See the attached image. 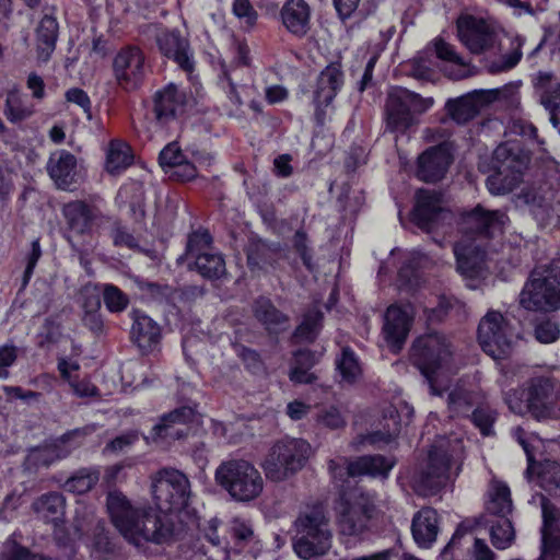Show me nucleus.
I'll return each mask as SVG.
<instances>
[{
    "label": "nucleus",
    "mask_w": 560,
    "mask_h": 560,
    "mask_svg": "<svg viewBox=\"0 0 560 560\" xmlns=\"http://www.w3.org/2000/svg\"><path fill=\"white\" fill-rule=\"evenodd\" d=\"M395 462L383 455H366L353 460L352 471L358 476L368 475L371 477L386 478L394 467Z\"/></svg>",
    "instance_id": "obj_39"
},
{
    "label": "nucleus",
    "mask_w": 560,
    "mask_h": 560,
    "mask_svg": "<svg viewBox=\"0 0 560 560\" xmlns=\"http://www.w3.org/2000/svg\"><path fill=\"white\" fill-rule=\"evenodd\" d=\"M156 45L165 57L173 59L180 69L189 75L195 68V60L189 43L184 38L179 31L162 30L156 34Z\"/></svg>",
    "instance_id": "obj_21"
},
{
    "label": "nucleus",
    "mask_w": 560,
    "mask_h": 560,
    "mask_svg": "<svg viewBox=\"0 0 560 560\" xmlns=\"http://www.w3.org/2000/svg\"><path fill=\"white\" fill-rule=\"evenodd\" d=\"M323 314L317 310L307 312L301 325L295 329L294 337L311 342L319 332Z\"/></svg>",
    "instance_id": "obj_53"
},
{
    "label": "nucleus",
    "mask_w": 560,
    "mask_h": 560,
    "mask_svg": "<svg viewBox=\"0 0 560 560\" xmlns=\"http://www.w3.org/2000/svg\"><path fill=\"white\" fill-rule=\"evenodd\" d=\"M254 313L269 332L278 334L288 327L289 317L277 310L269 299L256 300Z\"/></svg>",
    "instance_id": "obj_36"
},
{
    "label": "nucleus",
    "mask_w": 560,
    "mask_h": 560,
    "mask_svg": "<svg viewBox=\"0 0 560 560\" xmlns=\"http://www.w3.org/2000/svg\"><path fill=\"white\" fill-rule=\"evenodd\" d=\"M198 273L209 280H219L225 275V261L219 254H198L195 259Z\"/></svg>",
    "instance_id": "obj_46"
},
{
    "label": "nucleus",
    "mask_w": 560,
    "mask_h": 560,
    "mask_svg": "<svg viewBox=\"0 0 560 560\" xmlns=\"http://www.w3.org/2000/svg\"><path fill=\"white\" fill-rule=\"evenodd\" d=\"M413 320L410 305H390L384 314L382 337L395 353L401 350L409 335Z\"/></svg>",
    "instance_id": "obj_18"
},
{
    "label": "nucleus",
    "mask_w": 560,
    "mask_h": 560,
    "mask_svg": "<svg viewBox=\"0 0 560 560\" xmlns=\"http://www.w3.org/2000/svg\"><path fill=\"white\" fill-rule=\"evenodd\" d=\"M119 207L129 206L130 217L135 221H141L144 215V188L141 183L131 182L122 185L116 196Z\"/></svg>",
    "instance_id": "obj_35"
},
{
    "label": "nucleus",
    "mask_w": 560,
    "mask_h": 560,
    "mask_svg": "<svg viewBox=\"0 0 560 560\" xmlns=\"http://www.w3.org/2000/svg\"><path fill=\"white\" fill-rule=\"evenodd\" d=\"M345 83L341 65L331 62L323 69L317 78L313 103L314 117L318 125H324L327 118V108L340 92Z\"/></svg>",
    "instance_id": "obj_16"
},
{
    "label": "nucleus",
    "mask_w": 560,
    "mask_h": 560,
    "mask_svg": "<svg viewBox=\"0 0 560 560\" xmlns=\"http://www.w3.org/2000/svg\"><path fill=\"white\" fill-rule=\"evenodd\" d=\"M133 340L141 349H151L160 340V327L147 315H137L131 328Z\"/></svg>",
    "instance_id": "obj_41"
},
{
    "label": "nucleus",
    "mask_w": 560,
    "mask_h": 560,
    "mask_svg": "<svg viewBox=\"0 0 560 560\" xmlns=\"http://www.w3.org/2000/svg\"><path fill=\"white\" fill-rule=\"evenodd\" d=\"M110 237L115 246H125L137 249L147 255L152 260L159 258L158 252L154 249H142L138 246L136 237L119 221H115L112 226Z\"/></svg>",
    "instance_id": "obj_52"
},
{
    "label": "nucleus",
    "mask_w": 560,
    "mask_h": 560,
    "mask_svg": "<svg viewBox=\"0 0 560 560\" xmlns=\"http://www.w3.org/2000/svg\"><path fill=\"white\" fill-rule=\"evenodd\" d=\"M525 43V38L516 35L511 38V50L502 56V63L497 66L495 71H506L514 68L521 60L523 54L522 48Z\"/></svg>",
    "instance_id": "obj_56"
},
{
    "label": "nucleus",
    "mask_w": 560,
    "mask_h": 560,
    "mask_svg": "<svg viewBox=\"0 0 560 560\" xmlns=\"http://www.w3.org/2000/svg\"><path fill=\"white\" fill-rule=\"evenodd\" d=\"M434 104L433 97H422L420 94L400 86L388 90L385 102L386 130L404 135L419 124L421 115Z\"/></svg>",
    "instance_id": "obj_7"
},
{
    "label": "nucleus",
    "mask_w": 560,
    "mask_h": 560,
    "mask_svg": "<svg viewBox=\"0 0 560 560\" xmlns=\"http://www.w3.org/2000/svg\"><path fill=\"white\" fill-rule=\"evenodd\" d=\"M151 492L161 512L177 511L188 503L190 482L182 471L163 468L152 476Z\"/></svg>",
    "instance_id": "obj_11"
},
{
    "label": "nucleus",
    "mask_w": 560,
    "mask_h": 560,
    "mask_svg": "<svg viewBox=\"0 0 560 560\" xmlns=\"http://www.w3.org/2000/svg\"><path fill=\"white\" fill-rule=\"evenodd\" d=\"M373 510L371 499L359 490L343 493L338 508L340 534L347 537L348 541L364 539L370 529L369 523Z\"/></svg>",
    "instance_id": "obj_10"
},
{
    "label": "nucleus",
    "mask_w": 560,
    "mask_h": 560,
    "mask_svg": "<svg viewBox=\"0 0 560 560\" xmlns=\"http://www.w3.org/2000/svg\"><path fill=\"white\" fill-rule=\"evenodd\" d=\"M61 213L66 224L65 237L71 247L80 254L88 252L97 217L96 208L84 200H73L63 205Z\"/></svg>",
    "instance_id": "obj_12"
},
{
    "label": "nucleus",
    "mask_w": 560,
    "mask_h": 560,
    "mask_svg": "<svg viewBox=\"0 0 560 560\" xmlns=\"http://www.w3.org/2000/svg\"><path fill=\"white\" fill-rule=\"evenodd\" d=\"M75 168V156L66 150L52 153L47 163V172L60 189H68L74 183Z\"/></svg>",
    "instance_id": "obj_28"
},
{
    "label": "nucleus",
    "mask_w": 560,
    "mask_h": 560,
    "mask_svg": "<svg viewBox=\"0 0 560 560\" xmlns=\"http://www.w3.org/2000/svg\"><path fill=\"white\" fill-rule=\"evenodd\" d=\"M460 441L442 438L429 452L427 462L412 477L415 491L423 497L436 494L450 478V467L455 455L460 451Z\"/></svg>",
    "instance_id": "obj_5"
},
{
    "label": "nucleus",
    "mask_w": 560,
    "mask_h": 560,
    "mask_svg": "<svg viewBox=\"0 0 560 560\" xmlns=\"http://www.w3.org/2000/svg\"><path fill=\"white\" fill-rule=\"evenodd\" d=\"M295 527L296 533L311 532L316 535L320 529L326 534H332L323 506H313L302 512L295 521Z\"/></svg>",
    "instance_id": "obj_42"
},
{
    "label": "nucleus",
    "mask_w": 560,
    "mask_h": 560,
    "mask_svg": "<svg viewBox=\"0 0 560 560\" xmlns=\"http://www.w3.org/2000/svg\"><path fill=\"white\" fill-rule=\"evenodd\" d=\"M537 481L540 488L550 494H560V465L555 460L539 464Z\"/></svg>",
    "instance_id": "obj_47"
},
{
    "label": "nucleus",
    "mask_w": 560,
    "mask_h": 560,
    "mask_svg": "<svg viewBox=\"0 0 560 560\" xmlns=\"http://www.w3.org/2000/svg\"><path fill=\"white\" fill-rule=\"evenodd\" d=\"M232 13L246 28H253L258 20V13L249 0H234Z\"/></svg>",
    "instance_id": "obj_55"
},
{
    "label": "nucleus",
    "mask_w": 560,
    "mask_h": 560,
    "mask_svg": "<svg viewBox=\"0 0 560 560\" xmlns=\"http://www.w3.org/2000/svg\"><path fill=\"white\" fill-rule=\"evenodd\" d=\"M457 37L459 42L475 55L491 49L495 44L493 27L481 18L465 14L456 21Z\"/></svg>",
    "instance_id": "obj_17"
},
{
    "label": "nucleus",
    "mask_w": 560,
    "mask_h": 560,
    "mask_svg": "<svg viewBox=\"0 0 560 560\" xmlns=\"http://www.w3.org/2000/svg\"><path fill=\"white\" fill-rule=\"evenodd\" d=\"M486 510L494 516H509L513 511L510 488L498 480H492L488 489Z\"/></svg>",
    "instance_id": "obj_37"
},
{
    "label": "nucleus",
    "mask_w": 560,
    "mask_h": 560,
    "mask_svg": "<svg viewBox=\"0 0 560 560\" xmlns=\"http://www.w3.org/2000/svg\"><path fill=\"white\" fill-rule=\"evenodd\" d=\"M215 482L234 500L248 502L260 495L264 480L248 460L231 458L222 462L214 472Z\"/></svg>",
    "instance_id": "obj_8"
},
{
    "label": "nucleus",
    "mask_w": 560,
    "mask_h": 560,
    "mask_svg": "<svg viewBox=\"0 0 560 560\" xmlns=\"http://www.w3.org/2000/svg\"><path fill=\"white\" fill-rule=\"evenodd\" d=\"M113 72L117 84L125 91L137 90L147 74L145 56L138 46L122 47L113 60Z\"/></svg>",
    "instance_id": "obj_15"
},
{
    "label": "nucleus",
    "mask_w": 560,
    "mask_h": 560,
    "mask_svg": "<svg viewBox=\"0 0 560 560\" xmlns=\"http://www.w3.org/2000/svg\"><path fill=\"white\" fill-rule=\"evenodd\" d=\"M340 383L352 385L362 376V369L358 358L350 348H343L340 357L336 360Z\"/></svg>",
    "instance_id": "obj_44"
},
{
    "label": "nucleus",
    "mask_w": 560,
    "mask_h": 560,
    "mask_svg": "<svg viewBox=\"0 0 560 560\" xmlns=\"http://www.w3.org/2000/svg\"><path fill=\"white\" fill-rule=\"evenodd\" d=\"M479 398V393L471 386L467 387L466 382L460 380L448 394L447 407L452 416L466 415Z\"/></svg>",
    "instance_id": "obj_38"
},
{
    "label": "nucleus",
    "mask_w": 560,
    "mask_h": 560,
    "mask_svg": "<svg viewBox=\"0 0 560 560\" xmlns=\"http://www.w3.org/2000/svg\"><path fill=\"white\" fill-rule=\"evenodd\" d=\"M494 173L488 176L486 186L493 196L510 194L523 182L529 156L517 142H504L493 152Z\"/></svg>",
    "instance_id": "obj_6"
},
{
    "label": "nucleus",
    "mask_w": 560,
    "mask_h": 560,
    "mask_svg": "<svg viewBox=\"0 0 560 560\" xmlns=\"http://www.w3.org/2000/svg\"><path fill=\"white\" fill-rule=\"evenodd\" d=\"M94 431V425L74 429L50 444L33 448L26 457L27 466L30 468L48 467L56 460L68 457L82 444L83 439Z\"/></svg>",
    "instance_id": "obj_14"
},
{
    "label": "nucleus",
    "mask_w": 560,
    "mask_h": 560,
    "mask_svg": "<svg viewBox=\"0 0 560 560\" xmlns=\"http://www.w3.org/2000/svg\"><path fill=\"white\" fill-rule=\"evenodd\" d=\"M211 242L212 237L207 231L190 234L187 242L186 256L196 259L197 255L202 254L201 250L208 248Z\"/></svg>",
    "instance_id": "obj_61"
},
{
    "label": "nucleus",
    "mask_w": 560,
    "mask_h": 560,
    "mask_svg": "<svg viewBox=\"0 0 560 560\" xmlns=\"http://www.w3.org/2000/svg\"><path fill=\"white\" fill-rule=\"evenodd\" d=\"M520 303L528 311L560 310V282H526L520 294Z\"/></svg>",
    "instance_id": "obj_19"
},
{
    "label": "nucleus",
    "mask_w": 560,
    "mask_h": 560,
    "mask_svg": "<svg viewBox=\"0 0 560 560\" xmlns=\"http://www.w3.org/2000/svg\"><path fill=\"white\" fill-rule=\"evenodd\" d=\"M3 114L10 122L18 124L30 118L34 114V108L33 105L26 102L23 94L14 88L7 92Z\"/></svg>",
    "instance_id": "obj_43"
},
{
    "label": "nucleus",
    "mask_w": 560,
    "mask_h": 560,
    "mask_svg": "<svg viewBox=\"0 0 560 560\" xmlns=\"http://www.w3.org/2000/svg\"><path fill=\"white\" fill-rule=\"evenodd\" d=\"M293 248L295 253L300 256L303 265L308 269H314V262H313V252L312 248L308 246V238L307 235L299 230L295 232L293 240Z\"/></svg>",
    "instance_id": "obj_58"
},
{
    "label": "nucleus",
    "mask_w": 560,
    "mask_h": 560,
    "mask_svg": "<svg viewBox=\"0 0 560 560\" xmlns=\"http://www.w3.org/2000/svg\"><path fill=\"white\" fill-rule=\"evenodd\" d=\"M106 509L117 530L135 546L145 542L162 544L173 534L165 517L156 514L150 506L132 504L119 490L108 491Z\"/></svg>",
    "instance_id": "obj_1"
},
{
    "label": "nucleus",
    "mask_w": 560,
    "mask_h": 560,
    "mask_svg": "<svg viewBox=\"0 0 560 560\" xmlns=\"http://www.w3.org/2000/svg\"><path fill=\"white\" fill-rule=\"evenodd\" d=\"M439 517L435 510L424 508L412 518L411 532L419 547L429 548L439 534Z\"/></svg>",
    "instance_id": "obj_31"
},
{
    "label": "nucleus",
    "mask_w": 560,
    "mask_h": 560,
    "mask_svg": "<svg viewBox=\"0 0 560 560\" xmlns=\"http://www.w3.org/2000/svg\"><path fill=\"white\" fill-rule=\"evenodd\" d=\"M82 306L84 311H100L101 295H103V287L89 283L82 289Z\"/></svg>",
    "instance_id": "obj_63"
},
{
    "label": "nucleus",
    "mask_w": 560,
    "mask_h": 560,
    "mask_svg": "<svg viewBox=\"0 0 560 560\" xmlns=\"http://www.w3.org/2000/svg\"><path fill=\"white\" fill-rule=\"evenodd\" d=\"M318 534L296 533L293 544L294 551L302 559H311L325 555L331 547L332 534L318 529Z\"/></svg>",
    "instance_id": "obj_32"
},
{
    "label": "nucleus",
    "mask_w": 560,
    "mask_h": 560,
    "mask_svg": "<svg viewBox=\"0 0 560 560\" xmlns=\"http://www.w3.org/2000/svg\"><path fill=\"white\" fill-rule=\"evenodd\" d=\"M429 264V258L419 253L411 252L405 255L398 271L399 280H418L420 271Z\"/></svg>",
    "instance_id": "obj_51"
},
{
    "label": "nucleus",
    "mask_w": 560,
    "mask_h": 560,
    "mask_svg": "<svg viewBox=\"0 0 560 560\" xmlns=\"http://www.w3.org/2000/svg\"><path fill=\"white\" fill-rule=\"evenodd\" d=\"M66 500L61 493L49 492L40 495L32 503V510L47 523H58L65 515Z\"/></svg>",
    "instance_id": "obj_34"
},
{
    "label": "nucleus",
    "mask_w": 560,
    "mask_h": 560,
    "mask_svg": "<svg viewBox=\"0 0 560 560\" xmlns=\"http://www.w3.org/2000/svg\"><path fill=\"white\" fill-rule=\"evenodd\" d=\"M452 161L450 143L430 147L418 158L417 177L427 183L439 182L445 176Z\"/></svg>",
    "instance_id": "obj_20"
},
{
    "label": "nucleus",
    "mask_w": 560,
    "mask_h": 560,
    "mask_svg": "<svg viewBox=\"0 0 560 560\" xmlns=\"http://www.w3.org/2000/svg\"><path fill=\"white\" fill-rule=\"evenodd\" d=\"M311 455V445L302 440L285 438L270 448L262 463L265 475L271 481H284L300 471Z\"/></svg>",
    "instance_id": "obj_9"
},
{
    "label": "nucleus",
    "mask_w": 560,
    "mask_h": 560,
    "mask_svg": "<svg viewBox=\"0 0 560 560\" xmlns=\"http://www.w3.org/2000/svg\"><path fill=\"white\" fill-rule=\"evenodd\" d=\"M442 202V194L440 191L419 189L416 194L412 221L421 230H432L439 220L444 217L445 210Z\"/></svg>",
    "instance_id": "obj_22"
},
{
    "label": "nucleus",
    "mask_w": 560,
    "mask_h": 560,
    "mask_svg": "<svg viewBox=\"0 0 560 560\" xmlns=\"http://www.w3.org/2000/svg\"><path fill=\"white\" fill-rule=\"evenodd\" d=\"M508 221L509 218L504 211L487 210L478 205L463 215L462 231L467 236H491L495 232H501ZM454 255L460 276L468 278L479 276L486 258V252L480 245L469 237H464L454 245Z\"/></svg>",
    "instance_id": "obj_2"
},
{
    "label": "nucleus",
    "mask_w": 560,
    "mask_h": 560,
    "mask_svg": "<svg viewBox=\"0 0 560 560\" xmlns=\"http://www.w3.org/2000/svg\"><path fill=\"white\" fill-rule=\"evenodd\" d=\"M195 418V411L190 407H182L164 415L160 422L153 427L154 440H176L186 434V424Z\"/></svg>",
    "instance_id": "obj_25"
},
{
    "label": "nucleus",
    "mask_w": 560,
    "mask_h": 560,
    "mask_svg": "<svg viewBox=\"0 0 560 560\" xmlns=\"http://www.w3.org/2000/svg\"><path fill=\"white\" fill-rule=\"evenodd\" d=\"M132 163L130 149L126 143L112 141L106 156V171L113 175L125 171Z\"/></svg>",
    "instance_id": "obj_45"
},
{
    "label": "nucleus",
    "mask_w": 560,
    "mask_h": 560,
    "mask_svg": "<svg viewBox=\"0 0 560 560\" xmlns=\"http://www.w3.org/2000/svg\"><path fill=\"white\" fill-rule=\"evenodd\" d=\"M61 336L60 325L55 319L47 318L37 334V345L40 348H49Z\"/></svg>",
    "instance_id": "obj_57"
},
{
    "label": "nucleus",
    "mask_w": 560,
    "mask_h": 560,
    "mask_svg": "<svg viewBox=\"0 0 560 560\" xmlns=\"http://www.w3.org/2000/svg\"><path fill=\"white\" fill-rule=\"evenodd\" d=\"M185 159L182 150L177 147L176 143L167 144L159 155L160 164L163 168H175L178 164H180Z\"/></svg>",
    "instance_id": "obj_62"
},
{
    "label": "nucleus",
    "mask_w": 560,
    "mask_h": 560,
    "mask_svg": "<svg viewBox=\"0 0 560 560\" xmlns=\"http://www.w3.org/2000/svg\"><path fill=\"white\" fill-rule=\"evenodd\" d=\"M555 381L546 376L530 378L524 388L506 393L505 402L515 415L529 412L537 420L557 417Z\"/></svg>",
    "instance_id": "obj_4"
},
{
    "label": "nucleus",
    "mask_w": 560,
    "mask_h": 560,
    "mask_svg": "<svg viewBox=\"0 0 560 560\" xmlns=\"http://www.w3.org/2000/svg\"><path fill=\"white\" fill-rule=\"evenodd\" d=\"M541 513L544 525L541 529L542 552L540 559L560 560V540L553 536L558 512L545 497H541Z\"/></svg>",
    "instance_id": "obj_30"
},
{
    "label": "nucleus",
    "mask_w": 560,
    "mask_h": 560,
    "mask_svg": "<svg viewBox=\"0 0 560 560\" xmlns=\"http://www.w3.org/2000/svg\"><path fill=\"white\" fill-rule=\"evenodd\" d=\"M0 560H56L54 558L34 553L25 546L9 537L0 549Z\"/></svg>",
    "instance_id": "obj_50"
},
{
    "label": "nucleus",
    "mask_w": 560,
    "mask_h": 560,
    "mask_svg": "<svg viewBox=\"0 0 560 560\" xmlns=\"http://www.w3.org/2000/svg\"><path fill=\"white\" fill-rule=\"evenodd\" d=\"M100 480V471L92 468H82L65 482L66 491L83 494L90 491Z\"/></svg>",
    "instance_id": "obj_49"
},
{
    "label": "nucleus",
    "mask_w": 560,
    "mask_h": 560,
    "mask_svg": "<svg viewBox=\"0 0 560 560\" xmlns=\"http://www.w3.org/2000/svg\"><path fill=\"white\" fill-rule=\"evenodd\" d=\"M410 359L425 377L432 395L441 396L448 389L446 376L457 368L453 364L452 345L444 335L418 337L411 346Z\"/></svg>",
    "instance_id": "obj_3"
},
{
    "label": "nucleus",
    "mask_w": 560,
    "mask_h": 560,
    "mask_svg": "<svg viewBox=\"0 0 560 560\" xmlns=\"http://www.w3.org/2000/svg\"><path fill=\"white\" fill-rule=\"evenodd\" d=\"M535 337L541 343H551L559 339L560 328L556 320L546 319L535 327Z\"/></svg>",
    "instance_id": "obj_59"
},
{
    "label": "nucleus",
    "mask_w": 560,
    "mask_h": 560,
    "mask_svg": "<svg viewBox=\"0 0 560 560\" xmlns=\"http://www.w3.org/2000/svg\"><path fill=\"white\" fill-rule=\"evenodd\" d=\"M74 528L80 535L95 539L97 545L107 542L105 523L95 515L92 509L86 506L77 509Z\"/></svg>",
    "instance_id": "obj_33"
},
{
    "label": "nucleus",
    "mask_w": 560,
    "mask_h": 560,
    "mask_svg": "<svg viewBox=\"0 0 560 560\" xmlns=\"http://www.w3.org/2000/svg\"><path fill=\"white\" fill-rule=\"evenodd\" d=\"M285 30L295 37H304L311 30V8L305 0H287L280 10Z\"/></svg>",
    "instance_id": "obj_24"
},
{
    "label": "nucleus",
    "mask_w": 560,
    "mask_h": 560,
    "mask_svg": "<svg viewBox=\"0 0 560 560\" xmlns=\"http://www.w3.org/2000/svg\"><path fill=\"white\" fill-rule=\"evenodd\" d=\"M535 88L539 93L540 104L550 115V121L560 132V82H556L551 72H538Z\"/></svg>",
    "instance_id": "obj_23"
},
{
    "label": "nucleus",
    "mask_w": 560,
    "mask_h": 560,
    "mask_svg": "<svg viewBox=\"0 0 560 560\" xmlns=\"http://www.w3.org/2000/svg\"><path fill=\"white\" fill-rule=\"evenodd\" d=\"M353 462L345 457L330 459L328 462V469L335 481L343 482L348 477H358V472L352 471Z\"/></svg>",
    "instance_id": "obj_60"
},
{
    "label": "nucleus",
    "mask_w": 560,
    "mask_h": 560,
    "mask_svg": "<svg viewBox=\"0 0 560 560\" xmlns=\"http://www.w3.org/2000/svg\"><path fill=\"white\" fill-rule=\"evenodd\" d=\"M231 536L235 540L237 550L245 544L254 540V532L249 525L240 520H234L231 525Z\"/></svg>",
    "instance_id": "obj_64"
},
{
    "label": "nucleus",
    "mask_w": 560,
    "mask_h": 560,
    "mask_svg": "<svg viewBox=\"0 0 560 560\" xmlns=\"http://www.w3.org/2000/svg\"><path fill=\"white\" fill-rule=\"evenodd\" d=\"M514 337L510 324L499 312H488L479 323L478 341L482 350L495 360L511 352Z\"/></svg>",
    "instance_id": "obj_13"
},
{
    "label": "nucleus",
    "mask_w": 560,
    "mask_h": 560,
    "mask_svg": "<svg viewBox=\"0 0 560 560\" xmlns=\"http://www.w3.org/2000/svg\"><path fill=\"white\" fill-rule=\"evenodd\" d=\"M103 300L106 308L112 313L122 312L129 304L128 296L113 284L103 287Z\"/></svg>",
    "instance_id": "obj_54"
},
{
    "label": "nucleus",
    "mask_w": 560,
    "mask_h": 560,
    "mask_svg": "<svg viewBox=\"0 0 560 560\" xmlns=\"http://www.w3.org/2000/svg\"><path fill=\"white\" fill-rule=\"evenodd\" d=\"M185 104V94L174 83L167 84L154 95L155 118L165 124L173 119Z\"/></svg>",
    "instance_id": "obj_29"
},
{
    "label": "nucleus",
    "mask_w": 560,
    "mask_h": 560,
    "mask_svg": "<svg viewBox=\"0 0 560 560\" xmlns=\"http://www.w3.org/2000/svg\"><path fill=\"white\" fill-rule=\"evenodd\" d=\"M282 254L280 244L264 241L252 242L247 248V261L252 268H264L273 265Z\"/></svg>",
    "instance_id": "obj_40"
},
{
    "label": "nucleus",
    "mask_w": 560,
    "mask_h": 560,
    "mask_svg": "<svg viewBox=\"0 0 560 560\" xmlns=\"http://www.w3.org/2000/svg\"><path fill=\"white\" fill-rule=\"evenodd\" d=\"M490 538L492 545L499 550L511 547L515 539V530L509 516H498V521L491 524Z\"/></svg>",
    "instance_id": "obj_48"
},
{
    "label": "nucleus",
    "mask_w": 560,
    "mask_h": 560,
    "mask_svg": "<svg viewBox=\"0 0 560 560\" xmlns=\"http://www.w3.org/2000/svg\"><path fill=\"white\" fill-rule=\"evenodd\" d=\"M487 102L483 92L474 91L456 98L447 100L445 110L455 122L463 125L475 118Z\"/></svg>",
    "instance_id": "obj_26"
},
{
    "label": "nucleus",
    "mask_w": 560,
    "mask_h": 560,
    "mask_svg": "<svg viewBox=\"0 0 560 560\" xmlns=\"http://www.w3.org/2000/svg\"><path fill=\"white\" fill-rule=\"evenodd\" d=\"M59 23L54 13H45L35 27L36 52L40 62H47L57 44Z\"/></svg>",
    "instance_id": "obj_27"
}]
</instances>
